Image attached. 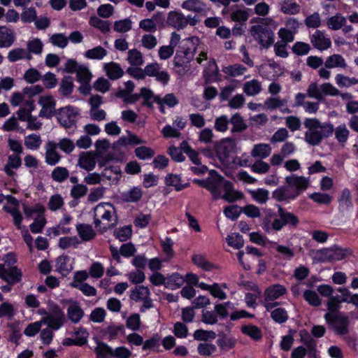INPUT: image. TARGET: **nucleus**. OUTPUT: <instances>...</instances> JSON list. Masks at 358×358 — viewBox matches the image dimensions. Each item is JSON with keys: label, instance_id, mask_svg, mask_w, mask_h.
I'll return each instance as SVG.
<instances>
[{"label": "nucleus", "instance_id": "obj_1", "mask_svg": "<svg viewBox=\"0 0 358 358\" xmlns=\"http://www.w3.org/2000/svg\"><path fill=\"white\" fill-rule=\"evenodd\" d=\"M303 126L306 129L304 141L312 146L320 145L323 139L330 137L334 132L338 143L343 144L347 141L350 133L345 124H341L334 129L330 122H322L317 118H305Z\"/></svg>", "mask_w": 358, "mask_h": 358}, {"label": "nucleus", "instance_id": "obj_2", "mask_svg": "<svg viewBox=\"0 0 358 358\" xmlns=\"http://www.w3.org/2000/svg\"><path fill=\"white\" fill-rule=\"evenodd\" d=\"M286 185L278 187L272 192V197L280 202L289 203L296 199L310 184L308 178L292 174L285 178Z\"/></svg>", "mask_w": 358, "mask_h": 358}, {"label": "nucleus", "instance_id": "obj_3", "mask_svg": "<svg viewBox=\"0 0 358 358\" xmlns=\"http://www.w3.org/2000/svg\"><path fill=\"white\" fill-rule=\"evenodd\" d=\"M299 223L298 217L292 213L286 211L279 206L278 215L267 210L262 218L261 227L267 233L280 231L284 226L296 227Z\"/></svg>", "mask_w": 358, "mask_h": 358}, {"label": "nucleus", "instance_id": "obj_4", "mask_svg": "<svg viewBox=\"0 0 358 358\" xmlns=\"http://www.w3.org/2000/svg\"><path fill=\"white\" fill-rule=\"evenodd\" d=\"M212 182L210 190L214 200L222 199L224 201L232 203L243 198L241 192L236 191L233 187V184L220 176L215 171H211Z\"/></svg>", "mask_w": 358, "mask_h": 358}, {"label": "nucleus", "instance_id": "obj_5", "mask_svg": "<svg viewBox=\"0 0 358 358\" xmlns=\"http://www.w3.org/2000/svg\"><path fill=\"white\" fill-rule=\"evenodd\" d=\"M94 226L101 233L117 224L115 208L110 203H100L94 208Z\"/></svg>", "mask_w": 358, "mask_h": 358}, {"label": "nucleus", "instance_id": "obj_6", "mask_svg": "<svg viewBox=\"0 0 358 358\" xmlns=\"http://www.w3.org/2000/svg\"><path fill=\"white\" fill-rule=\"evenodd\" d=\"M278 23L271 17L262 19L257 24L250 28V33L256 41L263 48L270 47L274 41L273 31Z\"/></svg>", "mask_w": 358, "mask_h": 358}, {"label": "nucleus", "instance_id": "obj_7", "mask_svg": "<svg viewBox=\"0 0 358 358\" xmlns=\"http://www.w3.org/2000/svg\"><path fill=\"white\" fill-rule=\"evenodd\" d=\"M79 113L80 110L78 108L67 106L58 110L57 120L64 128L73 131L76 128V120Z\"/></svg>", "mask_w": 358, "mask_h": 358}, {"label": "nucleus", "instance_id": "obj_8", "mask_svg": "<svg viewBox=\"0 0 358 358\" xmlns=\"http://www.w3.org/2000/svg\"><path fill=\"white\" fill-rule=\"evenodd\" d=\"M326 313L324 319L330 327L339 335H345L348 333L349 318L342 313Z\"/></svg>", "mask_w": 358, "mask_h": 358}, {"label": "nucleus", "instance_id": "obj_9", "mask_svg": "<svg viewBox=\"0 0 358 358\" xmlns=\"http://www.w3.org/2000/svg\"><path fill=\"white\" fill-rule=\"evenodd\" d=\"M64 314L58 306H52L48 311L47 316L43 317L41 322L46 324L48 327L54 330L59 329L64 324Z\"/></svg>", "mask_w": 358, "mask_h": 358}, {"label": "nucleus", "instance_id": "obj_10", "mask_svg": "<svg viewBox=\"0 0 358 358\" xmlns=\"http://www.w3.org/2000/svg\"><path fill=\"white\" fill-rule=\"evenodd\" d=\"M146 76L155 77L156 80L163 85H166L170 80V76L166 71L162 70L157 62H152L145 66Z\"/></svg>", "mask_w": 358, "mask_h": 358}, {"label": "nucleus", "instance_id": "obj_11", "mask_svg": "<svg viewBox=\"0 0 358 358\" xmlns=\"http://www.w3.org/2000/svg\"><path fill=\"white\" fill-rule=\"evenodd\" d=\"M38 103L41 106L39 116L41 117L50 118L55 114L56 102L52 96H41L38 99Z\"/></svg>", "mask_w": 358, "mask_h": 358}, {"label": "nucleus", "instance_id": "obj_12", "mask_svg": "<svg viewBox=\"0 0 358 358\" xmlns=\"http://www.w3.org/2000/svg\"><path fill=\"white\" fill-rule=\"evenodd\" d=\"M22 273L16 266L6 267L0 264V278L8 284L13 285L21 280Z\"/></svg>", "mask_w": 358, "mask_h": 358}, {"label": "nucleus", "instance_id": "obj_13", "mask_svg": "<svg viewBox=\"0 0 358 358\" xmlns=\"http://www.w3.org/2000/svg\"><path fill=\"white\" fill-rule=\"evenodd\" d=\"M45 161L50 166H55L59 162L62 155L57 151L56 142L48 141L45 145Z\"/></svg>", "mask_w": 358, "mask_h": 358}, {"label": "nucleus", "instance_id": "obj_14", "mask_svg": "<svg viewBox=\"0 0 358 358\" xmlns=\"http://www.w3.org/2000/svg\"><path fill=\"white\" fill-rule=\"evenodd\" d=\"M236 148V141L232 138L222 139L217 145L216 152L220 160H226Z\"/></svg>", "mask_w": 358, "mask_h": 358}, {"label": "nucleus", "instance_id": "obj_15", "mask_svg": "<svg viewBox=\"0 0 358 358\" xmlns=\"http://www.w3.org/2000/svg\"><path fill=\"white\" fill-rule=\"evenodd\" d=\"M306 98V95L303 93H297L295 95V102H294V106L303 107L304 111L308 114H315L317 113L320 107V104L318 102H314V101H306L305 99Z\"/></svg>", "mask_w": 358, "mask_h": 358}, {"label": "nucleus", "instance_id": "obj_16", "mask_svg": "<svg viewBox=\"0 0 358 358\" xmlns=\"http://www.w3.org/2000/svg\"><path fill=\"white\" fill-rule=\"evenodd\" d=\"M310 43L313 47L319 50H325L331 45L329 38L325 36L324 33L320 30H316L310 37Z\"/></svg>", "mask_w": 358, "mask_h": 358}, {"label": "nucleus", "instance_id": "obj_17", "mask_svg": "<svg viewBox=\"0 0 358 358\" xmlns=\"http://www.w3.org/2000/svg\"><path fill=\"white\" fill-rule=\"evenodd\" d=\"M55 268L56 271L66 277L73 269V260L66 255L59 256L56 259Z\"/></svg>", "mask_w": 358, "mask_h": 358}, {"label": "nucleus", "instance_id": "obj_18", "mask_svg": "<svg viewBox=\"0 0 358 358\" xmlns=\"http://www.w3.org/2000/svg\"><path fill=\"white\" fill-rule=\"evenodd\" d=\"M182 9L200 14L206 15L208 10L206 4L201 0H185L181 4Z\"/></svg>", "mask_w": 358, "mask_h": 358}, {"label": "nucleus", "instance_id": "obj_19", "mask_svg": "<svg viewBox=\"0 0 358 358\" xmlns=\"http://www.w3.org/2000/svg\"><path fill=\"white\" fill-rule=\"evenodd\" d=\"M96 158L90 152H83L80 154L78 160V166L87 171H92L96 166Z\"/></svg>", "mask_w": 358, "mask_h": 358}, {"label": "nucleus", "instance_id": "obj_20", "mask_svg": "<svg viewBox=\"0 0 358 358\" xmlns=\"http://www.w3.org/2000/svg\"><path fill=\"white\" fill-rule=\"evenodd\" d=\"M15 41L13 29L6 26H0V48H8L12 46Z\"/></svg>", "mask_w": 358, "mask_h": 358}, {"label": "nucleus", "instance_id": "obj_21", "mask_svg": "<svg viewBox=\"0 0 358 358\" xmlns=\"http://www.w3.org/2000/svg\"><path fill=\"white\" fill-rule=\"evenodd\" d=\"M280 10L289 15H294L300 13L301 6L296 0H279Z\"/></svg>", "mask_w": 358, "mask_h": 358}, {"label": "nucleus", "instance_id": "obj_22", "mask_svg": "<svg viewBox=\"0 0 358 358\" xmlns=\"http://www.w3.org/2000/svg\"><path fill=\"white\" fill-rule=\"evenodd\" d=\"M167 23L177 29H184L187 27L185 15L178 11H171L169 13Z\"/></svg>", "mask_w": 358, "mask_h": 358}, {"label": "nucleus", "instance_id": "obj_23", "mask_svg": "<svg viewBox=\"0 0 358 358\" xmlns=\"http://www.w3.org/2000/svg\"><path fill=\"white\" fill-rule=\"evenodd\" d=\"M272 148L268 143H257L254 145L251 150L250 155L252 157L262 160L270 156Z\"/></svg>", "mask_w": 358, "mask_h": 358}, {"label": "nucleus", "instance_id": "obj_24", "mask_svg": "<svg viewBox=\"0 0 358 358\" xmlns=\"http://www.w3.org/2000/svg\"><path fill=\"white\" fill-rule=\"evenodd\" d=\"M7 59L10 62L14 63L24 59L30 61L32 59V56H29V52L25 48H15L8 52Z\"/></svg>", "mask_w": 358, "mask_h": 358}, {"label": "nucleus", "instance_id": "obj_25", "mask_svg": "<svg viewBox=\"0 0 358 358\" xmlns=\"http://www.w3.org/2000/svg\"><path fill=\"white\" fill-rule=\"evenodd\" d=\"M263 90L262 83L257 79H252L243 85V92L249 96L259 94Z\"/></svg>", "mask_w": 358, "mask_h": 358}, {"label": "nucleus", "instance_id": "obj_26", "mask_svg": "<svg viewBox=\"0 0 358 358\" xmlns=\"http://www.w3.org/2000/svg\"><path fill=\"white\" fill-rule=\"evenodd\" d=\"M229 120V123L232 126L231 129L232 134L241 133L248 128L245 121L239 113L232 115Z\"/></svg>", "mask_w": 358, "mask_h": 358}, {"label": "nucleus", "instance_id": "obj_27", "mask_svg": "<svg viewBox=\"0 0 358 358\" xmlns=\"http://www.w3.org/2000/svg\"><path fill=\"white\" fill-rule=\"evenodd\" d=\"M324 66L326 68L329 69H345L347 66V63L342 55L339 54H334L326 59Z\"/></svg>", "mask_w": 358, "mask_h": 358}, {"label": "nucleus", "instance_id": "obj_28", "mask_svg": "<svg viewBox=\"0 0 358 358\" xmlns=\"http://www.w3.org/2000/svg\"><path fill=\"white\" fill-rule=\"evenodd\" d=\"M104 69L107 76L111 80L119 79L124 74V71L120 64L113 62L105 64Z\"/></svg>", "mask_w": 358, "mask_h": 358}, {"label": "nucleus", "instance_id": "obj_29", "mask_svg": "<svg viewBox=\"0 0 358 358\" xmlns=\"http://www.w3.org/2000/svg\"><path fill=\"white\" fill-rule=\"evenodd\" d=\"M286 293L284 286L275 284L268 287L264 292V296L267 300H275Z\"/></svg>", "mask_w": 358, "mask_h": 358}, {"label": "nucleus", "instance_id": "obj_30", "mask_svg": "<svg viewBox=\"0 0 358 358\" xmlns=\"http://www.w3.org/2000/svg\"><path fill=\"white\" fill-rule=\"evenodd\" d=\"M35 105L34 101L31 99H27L25 100L23 102V104L21 105L20 108L17 112V115L18 118L21 121H25V120H27L29 117H30L31 115V112L34 110Z\"/></svg>", "mask_w": 358, "mask_h": 358}, {"label": "nucleus", "instance_id": "obj_31", "mask_svg": "<svg viewBox=\"0 0 358 358\" xmlns=\"http://www.w3.org/2000/svg\"><path fill=\"white\" fill-rule=\"evenodd\" d=\"M150 296L149 289L143 285H139L131 290L130 299L136 302H140L148 299Z\"/></svg>", "mask_w": 358, "mask_h": 358}, {"label": "nucleus", "instance_id": "obj_32", "mask_svg": "<svg viewBox=\"0 0 358 358\" xmlns=\"http://www.w3.org/2000/svg\"><path fill=\"white\" fill-rule=\"evenodd\" d=\"M67 315L72 322L77 324L83 318L84 312L78 303L74 302L68 307Z\"/></svg>", "mask_w": 358, "mask_h": 358}, {"label": "nucleus", "instance_id": "obj_33", "mask_svg": "<svg viewBox=\"0 0 358 358\" xmlns=\"http://www.w3.org/2000/svg\"><path fill=\"white\" fill-rule=\"evenodd\" d=\"M73 78L71 76H64L60 83L58 92L62 96H69L73 91Z\"/></svg>", "mask_w": 358, "mask_h": 358}, {"label": "nucleus", "instance_id": "obj_34", "mask_svg": "<svg viewBox=\"0 0 358 358\" xmlns=\"http://www.w3.org/2000/svg\"><path fill=\"white\" fill-rule=\"evenodd\" d=\"M346 23L347 19L342 14L336 13L327 20V25L329 29L337 31L341 29Z\"/></svg>", "mask_w": 358, "mask_h": 358}, {"label": "nucleus", "instance_id": "obj_35", "mask_svg": "<svg viewBox=\"0 0 358 358\" xmlns=\"http://www.w3.org/2000/svg\"><path fill=\"white\" fill-rule=\"evenodd\" d=\"M43 46L42 41L36 38L27 42V48L25 50L29 52V56H32V55H41L43 52Z\"/></svg>", "mask_w": 358, "mask_h": 358}, {"label": "nucleus", "instance_id": "obj_36", "mask_svg": "<svg viewBox=\"0 0 358 358\" xmlns=\"http://www.w3.org/2000/svg\"><path fill=\"white\" fill-rule=\"evenodd\" d=\"M246 71L247 68L241 64H234L222 68L224 74L234 78L243 76Z\"/></svg>", "mask_w": 358, "mask_h": 358}, {"label": "nucleus", "instance_id": "obj_37", "mask_svg": "<svg viewBox=\"0 0 358 358\" xmlns=\"http://www.w3.org/2000/svg\"><path fill=\"white\" fill-rule=\"evenodd\" d=\"M127 61L131 64V67L141 66L144 64L143 54L137 49H131L127 52Z\"/></svg>", "mask_w": 358, "mask_h": 358}, {"label": "nucleus", "instance_id": "obj_38", "mask_svg": "<svg viewBox=\"0 0 358 358\" xmlns=\"http://www.w3.org/2000/svg\"><path fill=\"white\" fill-rule=\"evenodd\" d=\"M165 183L168 186L173 187L176 191H181L189 185V183L182 184L180 177L173 173L168 174L166 176Z\"/></svg>", "mask_w": 358, "mask_h": 358}, {"label": "nucleus", "instance_id": "obj_39", "mask_svg": "<svg viewBox=\"0 0 358 358\" xmlns=\"http://www.w3.org/2000/svg\"><path fill=\"white\" fill-rule=\"evenodd\" d=\"M185 282V278L178 273H174L166 278L165 287L168 289H176L181 287Z\"/></svg>", "mask_w": 358, "mask_h": 358}, {"label": "nucleus", "instance_id": "obj_40", "mask_svg": "<svg viewBox=\"0 0 358 358\" xmlns=\"http://www.w3.org/2000/svg\"><path fill=\"white\" fill-rule=\"evenodd\" d=\"M80 238L85 241L93 239L96 235L94 230L92 226L86 224H80L76 227Z\"/></svg>", "mask_w": 358, "mask_h": 358}, {"label": "nucleus", "instance_id": "obj_41", "mask_svg": "<svg viewBox=\"0 0 358 358\" xmlns=\"http://www.w3.org/2000/svg\"><path fill=\"white\" fill-rule=\"evenodd\" d=\"M108 54V51L102 46L98 45L94 48L87 50L84 55L90 59L101 60L103 59Z\"/></svg>", "mask_w": 358, "mask_h": 358}, {"label": "nucleus", "instance_id": "obj_42", "mask_svg": "<svg viewBox=\"0 0 358 358\" xmlns=\"http://www.w3.org/2000/svg\"><path fill=\"white\" fill-rule=\"evenodd\" d=\"M154 101L157 104L164 103L166 106L173 108L178 104V99L173 93L166 94L164 96L159 95L154 97Z\"/></svg>", "mask_w": 358, "mask_h": 358}, {"label": "nucleus", "instance_id": "obj_43", "mask_svg": "<svg viewBox=\"0 0 358 358\" xmlns=\"http://www.w3.org/2000/svg\"><path fill=\"white\" fill-rule=\"evenodd\" d=\"M142 195V190L139 187H134L129 191L123 192L122 198L126 202H136L141 199Z\"/></svg>", "mask_w": 358, "mask_h": 358}, {"label": "nucleus", "instance_id": "obj_44", "mask_svg": "<svg viewBox=\"0 0 358 358\" xmlns=\"http://www.w3.org/2000/svg\"><path fill=\"white\" fill-rule=\"evenodd\" d=\"M158 15H153L151 18L144 19L140 21L139 27L147 32H155L157 30Z\"/></svg>", "mask_w": 358, "mask_h": 358}, {"label": "nucleus", "instance_id": "obj_45", "mask_svg": "<svg viewBox=\"0 0 358 358\" xmlns=\"http://www.w3.org/2000/svg\"><path fill=\"white\" fill-rule=\"evenodd\" d=\"M3 210L6 213L11 215V216L13 217V224L16 227V228L18 229H21L23 217L20 210H18V208L15 207H10L8 206H4Z\"/></svg>", "mask_w": 358, "mask_h": 358}, {"label": "nucleus", "instance_id": "obj_46", "mask_svg": "<svg viewBox=\"0 0 358 358\" xmlns=\"http://www.w3.org/2000/svg\"><path fill=\"white\" fill-rule=\"evenodd\" d=\"M69 176V171L66 167L57 166L51 173L52 179L57 182H63Z\"/></svg>", "mask_w": 358, "mask_h": 358}, {"label": "nucleus", "instance_id": "obj_47", "mask_svg": "<svg viewBox=\"0 0 358 358\" xmlns=\"http://www.w3.org/2000/svg\"><path fill=\"white\" fill-rule=\"evenodd\" d=\"M41 143L42 141L41 136L36 134L28 135L24 138V145L29 150H38L40 148Z\"/></svg>", "mask_w": 358, "mask_h": 358}, {"label": "nucleus", "instance_id": "obj_48", "mask_svg": "<svg viewBox=\"0 0 358 358\" xmlns=\"http://www.w3.org/2000/svg\"><path fill=\"white\" fill-rule=\"evenodd\" d=\"M96 358H113L112 348L105 343L99 342L94 349Z\"/></svg>", "mask_w": 358, "mask_h": 358}, {"label": "nucleus", "instance_id": "obj_49", "mask_svg": "<svg viewBox=\"0 0 358 358\" xmlns=\"http://www.w3.org/2000/svg\"><path fill=\"white\" fill-rule=\"evenodd\" d=\"M339 208L344 211L352 206L351 194L349 189H344L338 197Z\"/></svg>", "mask_w": 358, "mask_h": 358}, {"label": "nucleus", "instance_id": "obj_50", "mask_svg": "<svg viewBox=\"0 0 358 358\" xmlns=\"http://www.w3.org/2000/svg\"><path fill=\"white\" fill-rule=\"evenodd\" d=\"M180 148L194 164L196 165L201 164L198 152L193 150L187 141H182L180 144Z\"/></svg>", "mask_w": 358, "mask_h": 358}, {"label": "nucleus", "instance_id": "obj_51", "mask_svg": "<svg viewBox=\"0 0 358 358\" xmlns=\"http://www.w3.org/2000/svg\"><path fill=\"white\" fill-rule=\"evenodd\" d=\"M331 262L341 261L351 254L350 251L346 248H341L336 246L330 248Z\"/></svg>", "mask_w": 358, "mask_h": 358}, {"label": "nucleus", "instance_id": "obj_52", "mask_svg": "<svg viewBox=\"0 0 358 358\" xmlns=\"http://www.w3.org/2000/svg\"><path fill=\"white\" fill-rule=\"evenodd\" d=\"M229 118L226 115L215 117L214 122L215 129L219 132H226L229 129Z\"/></svg>", "mask_w": 358, "mask_h": 358}, {"label": "nucleus", "instance_id": "obj_53", "mask_svg": "<svg viewBox=\"0 0 358 358\" xmlns=\"http://www.w3.org/2000/svg\"><path fill=\"white\" fill-rule=\"evenodd\" d=\"M305 95H306V97L315 99L319 101L323 100L322 92L317 83H311L308 85Z\"/></svg>", "mask_w": 358, "mask_h": 358}, {"label": "nucleus", "instance_id": "obj_54", "mask_svg": "<svg viewBox=\"0 0 358 358\" xmlns=\"http://www.w3.org/2000/svg\"><path fill=\"white\" fill-rule=\"evenodd\" d=\"M336 83L340 87H349L358 83V79L338 73L335 77Z\"/></svg>", "mask_w": 358, "mask_h": 358}, {"label": "nucleus", "instance_id": "obj_55", "mask_svg": "<svg viewBox=\"0 0 358 358\" xmlns=\"http://www.w3.org/2000/svg\"><path fill=\"white\" fill-rule=\"evenodd\" d=\"M270 165L261 159L256 160L251 166V171L257 174L264 175L268 173L270 170Z\"/></svg>", "mask_w": 358, "mask_h": 358}, {"label": "nucleus", "instance_id": "obj_56", "mask_svg": "<svg viewBox=\"0 0 358 358\" xmlns=\"http://www.w3.org/2000/svg\"><path fill=\"white\" fill-rule=\"evenodd\" d=\"M90 24L103 33H107L110 31V24L108 21L102 20L96 16L91 17L89 21Z\"/></svg>", "mask_w": 358, "mask_h": 358}, {"label": "nucleus", "instance_id": "obj_57", "mask_svg": "<svg viewBox=\"0 0 358 358\" xmlns=\"http://www.w3.org/2000/svg\"><path fill=\"white\" fill-rule=\"evenodd\" d=\"M46 224V220L43 214L38 215L34 217V221L30 224V230L34 234H38L43 231Z\"/></svg>", "mask_w": 358, "mask_h": 358}, {"label": "nucleus", "instance_id": "obj_58", "mask_svg": "<svg viewBox=\"0 0 358 358\" xmlns=\"http://www.w3.org/2000/svg\"><path fill=\"white\" fill-rule=\"evenodd\" d=\"M56 146L66 154L71 153L75 149L73 141L68 138L59 139L58 143H56Z\"/></svg>", "mask_w": 358, "mask_h": 358}, {"label": "nucleus", "instance_id": "obj_59", "mask_svg": "<svg viewBox=\"0 0 358 358\" xmlns=\"http://www.w3.org/2000/svg\"><path fill=\"white\" fill-rule=\"evenodd\" d=\"M132 22L129 18L117 20L114 22L113 30L118 33H125L131 29Z\"/></svg>", "mask_w": 358, "mask_h": 358}, {"label": "nucleus", "instance_id": "obj_60", "mask_svg": "<svg viewBox=\"0 0 358 358\" xmlns=\"http://www.w3.org/2000/svg\"><path fill=\"white\" fill-rule=\"evenodd\" d=\"M71 286L83 292L87 296H94L96 295V289L88 283L71 282Z\"/></svg>", "mask_w": 358, "mask_h": 358}, {"label": "nucleus", "instance_id": "obj_61", "mask_svg": "<svg viewBox=\"0 0 358 358\" xmlns=\"http://www.w3.org/2000/svg\"><path fill=\"white\" fill-rule=\"evenodd\" d=\"M49 41L54 46L63 49L68 45V37L64 34H55L50 37Z\"/></svg>", "mask_w": 358, "mask_h": 358}, {"label": "nucleus", "instance_id": "obj_62", "mask_svg": "<svg viewBox=\"0 0 358 358\" xmlns=\"http://www.w3.org/2000/svg\"><path fill=\"white\" fill-rule=\"evenodd\" d=\"M76 73L78 81L80 83H90L92 77L90 69L84 64L80 65Z\"/></svg>", "mask_w": 358, "mask_h": 358}, {"label": "nucleus", "instance_id": "obj_63", "mask_svg": "<svg viewBox=\"0 0 358 358\" xmlns=\"http://www.w3.org/2000/svg\"><path fill=\"white\" fill-rule=\"evenodd\" d=\"M87 192L88 188L85 185L77 184L72 187L70 192V195L73 199L78 200L79 199L85 196Z\"/></svg>", "mask_w": 358, "mask_h": 358}, {"label": "nucleus", "instance_id": "obj_64", "mask_svg": "<svg viewBox=\"0 0 358 358\" xmlns=\"http://www.w3.org/2000/svg\"><path fill=\"white\" fill-rule=\"evenodd\" d=\"M197 351L201 356L209 357L217 351V348L212 343H201L199 344Z\"/></svg>", "mask_w": 358, "mask_h": 358}]
</instances>
